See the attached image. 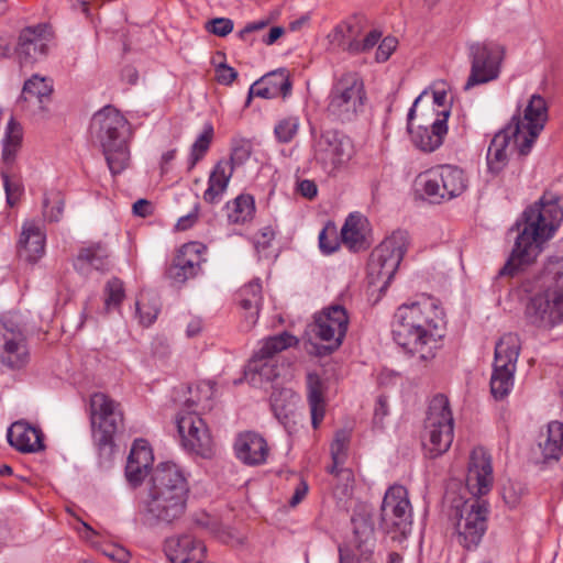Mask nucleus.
<instances>
[{"mask_svg": "<svg viewBox=\"0 0 563 563\" xmlns=\"http://www.w3.org/2000/svg\"><path fill=\"white\" fill-rule=\"evenodd\" d=\"M291 92V81L289 74L285 68H279L267 73L258 80L253 82L249 90L246 104L253 97L263 99H275L278 97L286 98Z\"/></svg>", "mask_w": 563, "mask_h": 563, "instance_id": "393cba45", "label": "nucleus"}, {"mask_svg": "<svg viewBox=\"0 0 563 563\" xmlns=\"http://www.w3.org/2000/svg\"><path fill=\"white\" fill-rule=\"evenodd\" d=\"M539 446L545 461L559 460L563 448V423L551 421L548 424L547 439Z\"/></svg>", "mask_w": 563, "mask_h": 563, "instance_id": "ea45409f", "label": "nucleus"}, {"mask_svg": "<svg viewBox=\"0 0 563 563\" xmlns=\"http://www.w3.org/2000/svg\"><path fill=\"white\" fill-rule=\"evenodd\" d=\"M300 129V118L288 114L279 118L274 125V136L280 144H288L295 140Z\"/></svg>", "mask_w": 563, "mask_h": 563, "instance_id": "c03bdc74", "label": "nucleus"}, {"mask_svg": "<svg viewBox=\"0 0 563 563\" xmlns=\"http://www.w3.org/2000/svg\"><path fill=\"white\" fill-rule=\"evenodd\" d=\"M520 350V338L516 333H506L496 343L494 363L517 367Z\"/></svg>", "mask_w": 563, "mask_h": 563, "instance_id": "f704fd0d", "label": "nucleus"}, {"mask_svg": "<svg viewBox=\"0 0 563 563\" xmlns=\"http://www.w3.org/2000/svg\"><path fill=\"white\" fill-rule=\"evenodd\" d=\"M135 306L136 316L142 325L150 327L154 323L161 310V305L156 296L151 294H141Z\"/></svg>", "mask_w": 563, "mask_h": 563, "instance_id": "37998d69", "label": "nucleus"}, {"mask_svg": "<svg viewBox=\"0 0 563 563\" xmlns=\"http://www.w3.org/2000/svg\"><path fill=\"white\" fill-rule=\"evenodd\" d=\"M520 288L527 296L525 319L528 324L550 330L563 322L562 295L545 289L532 278L525 279Z\"/></svg>", "mask_w": 563, "mask_h": 563, "instance_id": "0eeeda50", "label": "nucleus"}, {"mask_svg": "<svg viewBox=\"0 0 563 563\" xmlns=\"http://www.w3.org/2000/svg\"><path fill=\"white\" fill-rule=\"evenodd\" d=\"M251 155L250 146L246 143H240L232 147L229 159H223L230 163L233 169L235 166L242 165Z\"/></svg>", "mask_w": 563, "mask_h": 563, "instance_id": "13d9d810", "label": "nucleus"}, {"mask_svg": "<svg viewBox=\"0 0 563 563\" xmlns=\"http://www.w3.org/2000/svg\"><path fill=\"white\" fill-rule=\"evenodd\" d=\"M13 40L8 33L0 34V58H9L14 53Z\"/></svg>", "mask_w": 563, "mask_h": 563, "instance_id": "338daca9", "label": "nucleus"}, {"mask_svg": "<svg viewBox=\"0 0 563 563\" xmlns=\"http://www.w3.org/2000/svg\"><path fill=\"white\" fill-rule=\"evenodd\" d=\"M3 187L5 191L7 202L13 207L21 198L23 194V184L16 176H11L7 172L1 173Z\"/></svg>", "mask_w": 563, "mask_h": 563, "instance_id": "8fccbe9b", "label": "nucleus"}, {"mask_svg": "<svg viewBox=\"0 0 563 563\" xmlns=\"http://www.w3.org/2000/svg\"><path fill=\"white\" fill-rule=\"evenodd\" d=\"M308 489H309V487H308L307 482L303 479H300L298 485L295 488V492H294L291 498L289 499V505L291 507H296L298 504H300L302 501V499L306 497Z\"/></svg>", "mask_w": 563, "mask_h": 563, "instance_id": "774afa93", "label": "nucleus"}, {"mask_svg": "<svg viewBox=\"0 0 563 563\" xmlns=\"http://www.w3.org/2000/svg\"><path fill=\"white\" fill-rule=\"evenodd\" d=\"M109 252L101 243L80 249L74 261V268L81 275H88L91 269L106 272L110 267Z\"/></svg>", "mask_w": 563, "mask_h": 563, "instance_id": "c756f323", "label": "nucleus"}, {"mask_svg": "<svg viewBox=\"0 0 563 563\" xmlns=\"http://www.w3.org/2000/svg\"><path fill=\"white\" fill-rule=\"evenodd\" d=\"M232 175L231 164L219 161L209 175L208 187L202 195L203 200L209 205H218L227 192Z\"/></svg>", "mask_w": 563, "mask_h": 563, "instance_id": "7c9ffc66", "label": "nucleus"}, {"mask_svg": "<svg viewBox=\"0 0 563 563\" xmlns=\"http://www.w3.org/2000/svg\"><path fill=\"white\" fill-rule=\"evenodd\" d=\"M297 343L298 340L294 335L289 334L288 332H283L280 334L265 339L262 342V345L258 349V351H256L254 354L263 356L265 358L274 360V356L277 353L290 346H294Z\"/></svg>", "mask_w": 563, "mask_h": 563, "instance_id": "79ce46f5", "label": "nucleus"}, {"mask_svg": "<svg viewBox=\"0 0 563 563\" xmlns=\"http://www.w3.org/2000/svg\"><path fill=\"white\" fill-rule=\"evenodd\" d=\"M312 161L329 176L335 175L352 157L353 145L350 137L335 130L322 131L313 135Z\"/></svg>", "mask_w": 563, "mask_h": 563, "instance_id": "ddd939ff", "label": "nucleus"}, {"mask_svg": "<svg viewBox=\"0 0 563 563\" xmlns=\"http://www.w3.org/2000/svg\"><path fill=\"white\" fill-rule=\"evenodd\" d=\"M299 397L288 388L275 389L271 395V406L276 419L287 424L294 413Z\"/></svg>", "mask_w": 563, "mask_h": 563, "instance_id": "c9c22d12", "label": "nucleus"}, {"mask_svg": "<svg viewBox=\"0 0 563 563\" xmlns=\"http://www.w3.org/2000/svg\"><path fill=\"white\" fill-rule=\"evenodd\" d=\"M234 448L238 459L249 465L264 463L268 454V446L265 439L255 432L240 434L235 441Z\"/></svg>", "mask_w": 563, "mask_h": 563, "instance_id": "c85d7f7f", "label": "nucleus"}, {"mask_svg": "<svg viewBox=\"0 0 563 563\" xmlns=\"http://www.w3.org/2000/svg\"><path fill=\"white\" fill-rule=\"evenodd\" d=\"M417 184L430 202L441 203L463 195L468 178L459 166L444 164L419 175Z\"/></svg>", "mask_w": 563, "mask_h": 563, "instance_id": "9d476101", "label": "nucleus"}, {"mask_svg": "<svg viewBox=\"0 0 563 563\" xmlns=\"http://www.w3.org/2000/svg\"><path fill=\"white\" fill-rule=\"evenodd\" d=\"M522 218V229L499 276H514L522 265L531 263L539 255L542 244L553 236L563 221L561 198L556 194L544 192L539 201L525 210Z\"/></svg>", "mask_w": 563, "mask_h": 563, "instance_id": "f03ea898", "label": "nucleus"}, {"mask_svg": "<svg viewBox=\"0 0 563 563\" xmlns=\"http://www.w3.org/2000/svg\"><path fill=\"white\" fill-rule=\"evenodd\" d=\"M516 367L499 364L493 365V373L490 377V391L495 399H504L507 397L512 387L515 380Z\"/></svg>", "mask_w": 563, "mask_h": 563, "instance_id": "e433bc0d", "label": "nucleus"}, {"mask_svg": "<svg viewBox=\"0 0 563 563\" xmlns=\"http://www.w3.org/2000/svg\"><path fill=\"white\" fill-rule=\"evenodd\" d=\"M409 233L396 230L371 253L367 273L373 283L388 287L409 246Z\"/></svg>", "mask_w": 563, "mask_h": 563, "instance_id": "9b49d317", "label": "nucleus"}, {"mask_svg": "<svg viewBox=\"0 0 563 563\" xmlns=\"http://www.w3.org/2000/svg\"><path fill=\"white\" fill-rule=\"evenodd\" d=\"M349 321L347 311L341 305H331L314 313L309 331L324 343L319 354H330L341 346L347 332Z\"/></svg>", "mask_w": 563, "mask_h": 563, "instance_id": "dca6fc26", "label": "nucleus"}, {"mask_svg": "<svg viewBox=\"0 0 563 563\" xmlns=\"http://www.w3.org/2000/svg\"><path fill=\"white\" fill-rule=\"evenodd\" d=\"M519 132L518 125H506L493 137L487 151L488 172L498 176L508 163L507 148L514 145L520 153V140L517 139Z\"/></svg>", "mask_w": 563, "mask_h": 563, "instance_id": "5701e85b", "label": "nucleus"}, {"mask_svg": "<svg viewBox=\"0 0 563 563\" xmlns=\"http://www.w3.org/2000/svg\"><path fill=\"white\" fill-rule=\"evenodd\" d=\"M90 136L99 144L112 175L122 173L129 165V139L131 126L125 117L114 107L106 106L90 121Z\"/></svg>", "mask_w": 563, "mask_h": 563, "instance_id": "39448f33", "label": "nucleus"}, {"mask_svg": "<svg viewBox=\"0 0 563 563\" xmlns=\"http://www.w3.org/2000/svg\"><path fill=\"white\" fill-rule=\"evenodd\" d=\"M352 26L345 23L336 25L328 35V38L333 47L351 53L350 45L354 40H351Z\"/></svg>", "mask_w": 563, "mask_h": 563, "instance_id": "3c124183", "label": "nucleus"}, {"mask_svg": "<svg viewBox=\"0 0 563 563\" xmlns=\"http://www.w3.org/2000/svg\"><path fill=\"white\" fill-rule=\"evenodd\" d=\"M443 311L431 297L398 307L393 321L394 341L406 352L417 355L421 363L435 356L438 341L432 330L442 321Z\"/></svg>", "mask_w": 563, "mask_h": 563, "instance_id": "20e7f679", "label": "nucleus"}, {"mask_svg": "<svg viewBox=\"0 0 563 563\" xmlns=\"http://www.w3.org/2000/svg\"><path fill=\"white\" fill-rule=\"evenodd\" d=\"M89 418L92 439L99 451L111 450L115 433L124 426L122 406L104 393L90 396Z\"/></svg>", "mask_w": 563, "mask_h": 563, "instance_id": "6e6552de", "label": "nucleus"}, {"mask_svg": "<svg viewBox=\"0 0 563 563\" xmlns=\"http://www.w3.org/2000/svg\"><path fill=\"white\" fill-rule=\"evenodd\" d=\"M199 208V203L195 202L192 210L188 214L183 216L178 219L176 223L177 230L186 231L190 229L198 220Z\"/></svg>", "mask_w": 563, "mask_h": 563, "instance_id": "e2e57ef3", "label": "nucleus"}, {"mask_svg": "<svg viewBox=\"0 0 563 563\" xmlns=\"http://www.w3.org/2000/svg\"><path fill=\"white\" fill-rule=\"evenodd\" d=\"M213 137V126L206 124L203 131L198 135L190 148L188 169L191 170L197 163L207 154Z\"/></svg>", "mask_w": 563, "mask_h": 563, "instance_id": "a18cd8bd", "label": "nucleus"}, {"mask_svg": "<svg viewBox=\"0 0 563 563\" xmlns=\"http://www.w3.org/2000/svg\"><path fill=\"white\" fill-rule=\"evenodd\" d=\"M522 488H516L515 485L504 487L503 498L510 508H516L521 499Z\"/></svg>", "mask_w": 563, "mask_h": 563, "instance_id": "680f3d73", "label": "nucleus"}, {"mask_svg": "<svg viewBox=\"0 0 563 563\" xmlns=\"http://www.w3.org/2000/svg\"><path fill=\"white\" fill-rule=\"evenodd\" d=\"M324 384L314 373L307 375V399L310 407L311 423L314 429L323 420L325 412Z\"/></svg>", "mask_w": 563, "mask_h": 563, "instance_id": "72a5a7b5", "label": "nucleus"}, {"mask_svg": "<svg viewBox=\"0 0 563 563\" xmlns=\"http://www.w3.org/2000/svg\"><path fill=\"white\" fill-rule=\"evenodd\" d=\"M275 238V231L271 227L263 228L256 235H255V249L258 253L265 252L269 246L272 241Z\"/></svg>", "mask_w": 563, "mask_h": 563, "instance_id": "bf43d9fd", "label": "nucleus"}, {"mask_svg": "<svg viewBox=\"0 0 563 563\" xmlns=\"http://www.w3.org/2000/svg\"><path fill=\"white\" fill-rule=\"evenodd\" d=\"M361 222L360 216L350 214L341 230L342 241L350 249L357 250L364 241V235L360 228Z\"/></svg>", "mask_w": 563, "mask_h": 563, "instance_id": "49530a36", "label": "nucleus"}, {"mask_svg": "<svg viewBox=\"0 0 563 563\" xmlns=\"http://www.w3.org/2000/svg\"><path fill=\"white\" fill-rule=\"evenodd\" d=\"M454 439V418L448 397L435 395L429 404L422 432V445L430 459L441 456L452 445Z\"/></svg>", "mask_w": 563, "mask_h": 563, "instance_id": "423d86ee", "label": "nucleus"}, {"mask_svg": "<svg viewBox=\"0 0 563 563\" xmlns=\"http://www.w3.org/2000/svg\"><path fill=\"white\" fill-rule=\"evenodd\" d=\"M8 441L20 452L34 453L44 449L43 433L24 421H16L8 429Z\"/></svg>", "mask_w": 563, "mask_h": 563, "instance_id": "cd10ccee", "label": "nucleus"}, {"mask_svg": "<svg viewBox=\"0 0 563 563\" xmlns=\"http://www.w3.org/2000/svg\"><path fill=\"white\" fill-rule=\"evenodd\" d=\"M64 198L59 191H51L44 195L43 214L51 222H57L63 216Z\"/></svg>", "mask_w": 563, "mask_h": 563, "instance_id": "de8ad7c7", "label": "nucleus"}, {"mask_svg": "<svg viewBox=\"0 0 563 563\" xmlns=\"http://www.w3.org/2000/svg\"><path fill=\"white\" fill-rule=\"evenodd\" d=\"M45 240L44 231L35 222H25L18 244L19 256L29 263H36L45 254Z\"/></svg>", "mask_w": 563, "mask_h": 563, "instance_id": "bb28decb", "label": "nucleus"}, {"mask_svg": "<svg viewBox=\"0 0 563 563\" xmlns=\"http://www.w3.org/2000/svg\"><path fill=\"white\" fill-rule=\"evenodd\" d=\"M412 525V508L408 492L402 485L390 486L380 507V529L393 540L407 537Z\"/></svg>", "mask_w": 563, "mask_h": 563, "instance_id": "f8f14e48", "label": "nucleus"}, {"mask_svg": "<svg viewBox=\"0 0 563 563\" xmlns=\"http://www.w3.org/2000/svg\"><path fill=\"white\" fill-rule=\"evenodd\" d=\"M540 286L563 296V241L560 244L558 254L551 256L542 273L533 277Z\"/></svg>", "mask_w": 563, "mask_h": 563, "instance_id": "473e14b6", "label": "nucleus"}, {"mask_svg": "<svg viewBox=\"0 0 563 563\" xmlns=\"http://www.w3.org/2000/svg\"><path fill=\"white\" fill-rule=\"evenodd\" d=\"M201 261V245L199 243L184 244L168 269L169 278L176 283H184L188 278L195 277L200 269Z\"/></svg>", "mask_w": 563, "mask_h": 563, "instance_id": "a878e982", "label": "nucleus"}, {"mask_svg": "<svg viewBox=\"0 0 563 563\" xmlns=\"http://www.w3.org/2000/svg\"><path fill=\"white\" fill-rule=\"evenodd\" d=\"M183 446L201 456H209L212 440L206 422L194 411H181L176 417Z\"/></svg>", "mask_w": 563, "mask_h": 563, "instance_id": "6ab92c4d", "label": "nucleus"}, {"mask_svg": "<svg viewBox=\"0 0 563 563\" xmlns=\"http://www.w3.org/2000/svg\"><path fill=\"white\" fill-rule=\"evenodd\" d=\"M397 45H398V41L394 36H386L385 38H383V41L380 42V44L378 45L377 51H376V56H375L376 60L378 63L386 62L390 57V55L394 53Z\"/></svg>", "mask_w": 563, "mask_h": 563, "instance_id": "4d7b16f0", "label": "nucleus"}, {"mask_svg": "<svg viewBox=\"0 0 563 563\" xmlns=\"http://www.w3.org/2000/svg\"><path fill=\"white\" fill-rule=\"evenodd\" d=\"M352 536L339 547V563H376V537L369 515L352 517Z\"/></svg>", "mask_w": 563, "mask_h": 563, "instance_id": "4468645a", "label": "nucleus"}, {"mask_svg": "<svg viewBox=\"0 0 563 563\" xmlns=\"http://www.w3.org/2000/svg\"><path fill=\"white\" fill-rule=\"evenodd\" d=\"M340 246V242L334 230L327 228L322 229L319 233V247L323 254H331Z\"/></svg>", "mask_w": 563, "mask_h": 563, "instance_id": "864d4df0", "label": "nucleus"}, {"mask_svg": "<svg viewBox=\"0 0 563 563\" xmlns=\"http://www.w3.org/2000/svg\"><path fill=\"white\" fill-rule=\"evenodd\" d=\"M132 211L137 217L146 218L153 213L154 207L150 200L139 199L133 203Z\"/></svg>", "mask_w": 563, "mask_h": 563, "instance_id": "69168bd1", "label": "nucleus"}, {"mask_svg": "<svg viewBox=\"0 0 563 563\" xmlns=\"http://www.w3.org/2000/svg\"><path fill=\"white\" fill-rule=\"evenodd\" d=\"M31 360L24 331L12 316H0V363L12 371L24 368Z\"/></svg>", "mask_w": 563, "mask_h": 563, "instance_id": "f3484780", "label": "nucleus"}, {"mask_svg": "<svg viewBox=\"0 0 563 563\" xmlns=\"http://www.w3.org/2000/svg\"><path fill=\"white\" fill-rule=\"evenodd\" d=\"M206 29L208 32L223 37L232 32L233 21L228 18H216L207 22Z\"/></svg>", "mask_w": 563, "mask_h": 563, "instance_id": "5fc2aeb1", "label": "nucleus"}, {"mask_svg": "<svg viewBox=\"0 0 563 563\" xmlns=\"http://www.w3.org/2000/svg\"><path fill=\"white\" fill-rule=\"evenodd\" d=\"M216 75L221 85H231L236 79L238 71L227 64H220L216 68Z\"/></svg>", "mask_w": 563, "mask_h": 563, "instance_id": "052dcab7", "label": "nucleus"}, {"mask_svg": "<svg viewBox=\"0 0 563 563\" xmlns=\"http://www.w3.org/2000/svg\"><path fill=\"white\" fill-rule=\"evenodd\" d=\"M366 91L357 73L342 74L332 85L328 97L329 115L341 122L354 120L364 108Z\"/></svg>", "mask_w": 563, "mask_h": 563, "instance_id": "1a4fd4ad", "label": "nucleus"}, {"mask_svg": "<svg viewBox=\"0 0 563 563\" xmlns=\"http://www.w3.org/2000/svg\"><path fill=\"white\" fill-rule=\"evenodd\" d=\"M230 223L240 224L249 221L254 212V200L251 196L240 195L225 206Z\"/></svg>", "mask_w": 563, "mask_h": 563, "instance_id": "a19ab883", "label": "nucleus"}, {"mask_svg": "<svg viewBox=\"0 0 563 563\" xmlns=\"http://www.w3.org/2000/svg\"><path fill=\"white\" fill-rule=\"evenodd\" d=\"M49 41L51 35L44 24L23 29L14 48L20 66L29 67L42 60L47 55Z\"/></svg>", "mask_w": 563, "mask_h": 563, "instance_id": "aec40b11", "label": "nucleus"}, {"mask_svg": "<svg viewBox=\"0 0 563 563\" xmlns=\"http://www.w3.org/2000/svg\"><path fill=\"white\" fill-rule=\"evenodd\" d=\"M125 297L123 282L111 278L104 286V306L107 310L118 308Z\"/></svg>", "mask_w": 563, "mask_h": 563, "instance_id": "09e8293b", "label": "nucleus"}, {"mask_svg": "<svg viewBox=\"0 0 563 563\" xmlns=\"http://www.w3.org/2000/svg\"><path fill=\"white\" fill-rule=\"evenodd\" d=\"M380 37L382 33L379 31H371L362 42H352L350 45L351 53H361L372 49L379 42Z\"/></svg>", "mask_w": 563, "mask_h": 563, "instance_id": "6e6d98bb", "label": "nucleus"}, {"mask_svg": "<svg viewBox=\"0 0 563 563\" xmlns=\"http://www.w3.org/2000/svg\"><path fill=\"white\" fill-rule=\"evenodd\" d=\"M52 92L53 84L51 79L33 75L24 82L20 103L32 114L44 118L48 113Z\"/></svg>", "mask_w": 563, "mask_h": 563, "instance_id": "412c9836", "label": "nucleus"}, {"mask_svg": "<svg viewBox=\"0 0 563 563\" xmlns=\"http://www.w3.org/2000/svg\"><path fill=\"white\" fill-rule=\"evenodd\" d=\"M154 463V454L148 442L144 439H136L131 448L126 460L124 475L132 488L140 487Z\"/></svg>", "mask_w": 563, "mask_h": 563, "instance_id": "4be33fe9", "label": "nucleus"}, {"mask_svg": "<svg viewBox=\"0 0 563 563\" xmlns=\"http://www.w3.org/2000/svg\"><path fill=\"white\" fill-rule=\"evenodd\" d=\"M239 303L245 311V322L252 328L258 318L263 301L262 283L260 278L251 280L239 290Z\"/></svg>", "mask_w": 563, "mask_h": 563, "instance_id": "2f4dec72", "label": "nucleus"}, {"mask_svg": "<svg viewBox=\"0 0 563 563\" xmlns=\"http://www.w3.org/2000/svg\"><path fill=\"white\" fill-rule=\"evenodd\" d=\"M23 129L13 117L10 118L2 139V159L5 164H12L21 148Z\"/></svg>", "mask_w": 563, "mask_h": 563, "instance_id": "4c0bfd02", "label": "nucleus"}, {"mask_svg": "<svg viewBox=\"0 0 563 563\" xmlns=\"http://www.w3.org/2000/svg\"><path fill=\"white\" fill-rule=\"evenodd\" d=\"M493 482L489 453L482 446L473 449L466 474V487L477 498L466 500L455 512L459 543L467 550L478 545L487 529L488 504L479 497L490 490Z\"/></svg>", "mask_w": 563, "mask_h": 563, "instance_id": "7ed1b4c3", "label": "nucleus"}, {"mask_svg": "<svg viewBox=\"0 0 563 563\" xmlns=\"http://www.w3.org/2000/svg\"><path fill=\"white\" fill-rule=\"evenodd\" d=\"M548 121V104L540 95H532L523 109V117L514 114L507 125H518L520 155H527Z\"/></svg>", "mask_w": 563, "mask_h": 563, "instance_id": "a211bd4d", "label": "nucleus"}, {"mask_svg": "<svg viewBox=\"0 0 563 563\" xmlns=\"http://www.w3.org/2000/svg\"><path fill=\"white\" fill-rule=\"evenodd\" d=\"M349 443V434L344 430H339L335 433L334 440L331 444V457L335 463H344Z\"/></svg>", "mask_w": 563, "mask_h": 563, "instance_id": "603ef678", "label": "nucleus"}, {"mask_svg": "<svg viewBox=\"0 0 563 563\" xmlns=\"http://www.w3.org/2000/svg\"><path fill=\"white\" fill-rule=\"evenodd\" d=\"M450 110L444 108L430 126L419 125L410 129L412 144L422 152L432 153L438 150L448 134Z\"/></svg>", "mask_w": 563, "mask_h": 563, "instance_id": "b1692460", "label": "nucleus"}, {"mask_svg": "<svg viewBox=\"0 0 563 563\" xmlns=\"http://www.w3.org/2000/svg\"><path fill=\"white\" fill-rule=\"evenodd\" d=\"M245 375L253 384H256L257 376L260 380L272 382L279 376V371L275 360L254 354L247 364Z\"/></svg>", "mask_w": 563, "mask_h": 563, "instance_id": "58836bf2", "label": "nucleus"}, {"mask_svg": "<svg viewBox=\"0 0 563 563\" xmlns=\"http://www.w3.org/2000/svg\"><path fill=\"white\" fill-rule=\"evenodd\" d=\"M471 62L470 76L464 89L490 82L499 77L504 48L494 42H473L467 46Z\"/></svg>", "mask_w": 563, "mask_h": 563, "instance_id": "2eb2a0df", "label": "nucleus"}, {"mask_svg": "<svg viewBox=\"0 0 563 563\" xmlns=\"http://www.w3.org/2000/svg\"><path fill=\"white\" fill-rule=\"evenodd\" d=\"M189 484L184 471L172 462L152 468L146 494L140 499L137 515L150 527L170 525L186 510Z\"/></svg>", "mask_w": 563, "mask_h": 563, "instance_id": "f257e3e1", "label": "nucleus"}, {"mask_svg": "<svg viewBox=\"0 0 563 563\" xmlns=\"http://www.w3.org/2000/svg\"><path fill=\"white\" fill-rule=\"evenodd\" d=\"M104 555L118 563H128L130 559L129 551L118 545H112L108 550H104Z\"/></svg>", "mask_w": 563, "mask_h": 563, "instance_id": "0e129e2a", "label": "nucleus"}]
</instances>
